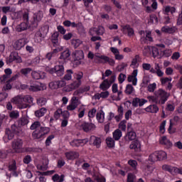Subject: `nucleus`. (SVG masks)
<instances>
[{"mask_svg":"<svg viewBox=\"0 0 182 182\" xmlns=\"http://www.w3.org/2000/svg\"><path fill=\"white\" fill-rule=\"evenodd\" d=\"M50 132L49 127L41 128V129H36L32 133V137L33 140H38V139H42L43 136L48 134Z\"/></svg>","mask_w":182,"mask_h":182,"instance_id":"obj_5","label":"nucleus"},{"mask_svg":"<svg viewBox=\"0 0 182 182\" xmlns=\"http://www.w3.org/2000/svg\"><path fill=\"white\" fill-rule=\"evenodd\" d=\"M168 12H171V15H173V14H176L175 7H171L170 6H166L165 9H164V14L165 15H168Z\"/></svg>","mask_w":182,"mask_h":182,"instance_id":"obj_38","label":"nucleus"},{"mask_svg":"<svg viewBox=\"0 0 182 182\" xmlns=\"http://www.w3.org/2000/svg\"><path fill=\"white\" fill-rule=\"evenodd\" d=\"M9 171H16V161L13 159L9 164Z\"/></svg>","mask_w":182,"mask_h":182,"instance_id":"obj_44","label":"nucleus"},{"mask_svg":"<svg viewBox=\"0 0 182 182\" xmlns=\"http://www.w3.org/2000/svg\"><path fill=\"white\" fill-rule=\"evenodd\" d=\"M65 156L68 160H75V159H78L79 154L77 151H69L65 152Z\"/></svg>","mask_w":182,"mask_h":182,"instance_id":"obj_19","label":"nucleus"},{"mask_svg":"<svg viewBox=\"0 0 182 182\" xmlns=\"http://www.w3.org/2000/svg\"><path fill=\"white\" fill-rule=\"evenodd\" d=\"M96 117L99 123H103L105 122V112L102 109L100 110V112H97Z\"/></svg>","mask_w":182,"mask_h":182,"instance_id":"obj_28","label":"nucleus"},{"mask_svg":"<svg viewBox=\"0 0 182 182\" xmlns=\"http://www.w3.org/2000/svg\"><path fill=\"white\" fill-rule=\"evenodd\" d=\"M140 141L136 139L132 142V144L129 145V148L132 150H135L136 151H137V150L140 149Z\"/></svg>","mask_w":182,"mask_h":182,"instance_id":"obj_27","label":"nucleus"},{"mask_svg":"<svg viewBox=\"0 0 182 182\" xmlns=\"http://www.w3.org/2000/svg\"><path fill=\"white\" fill-rule=\"evenodd\" d=\"M26 45V40L25 38H21L17 40L14 44V48L16 50H21V48H23Z\"/></svg>","mask_w":182,"mask_h":182,"instance_id":"obj_13","label":"nucleus"},{"mask_svg":"<svg viewBox=\"0 0 182 182\" xmlns=\"http://www.w3.org/2000/svg\"><path fill=\"white\" fill-rule=\"evenodd\" d=\"M47 72H48L50 75H53V76H58V77H60V76H63V75H65V67L63 65L60 64L55 65L53 68L47 70Z\"/></svg>","mask_w":182,"mask_h":182,"instance_id":"obj_2","label":"nucleus"},{"mask_svg":"<svg viewBox=\"0 0 182 182\" xmlns=\"http://www.w3.org/2000/svg\"><path fill=\"white\" fill-rule=\"evenodd\" d=\"M156 97L159 99V105H164L166 100H168V97H170V93L166 92V90L163 89H159L154 92Z\"/></svg>","mask_w":182,"mask_h":182,"instance_id":"obj_1","label":"nucleus"},{"mask_svg":"<svg viewBox=\"0 0 182 182\" xmlns=\"http://www.w3.org/2000/svg\"><path fill=\"white\" fill-rule=\"evenodd\" d=\"M70 146L72 147H80L81 144L80 139H73L71 142H70Z\"/></svg>","mask_w":182,"mask_h":182,"instance_id":"obj_51","label":"nucleus"},{"mask_svg":"<svg viewBox=\"0 0 182 182\" xmlns=\"http://www.w3.org/2000/svg\"><path fill=\"white\" fill-rule=\"evenodd\" d=\"M89 33L91 36H93V35H97L98 36H100L105 33V28L102 26H99L97 28L94 27L90 29Z\"/></svg>","mask_w":182,"mask_h":182,"instance_id":"obj_10","label":"nucleus"},{"mask_svg":"<svg viewBox=\"0 0 182 182\" xmlns=\"http://www.w3.org/2000/svg\"><path fill=\"white\" fill-rule=\"evenodd\" d=\"M151 52L154 58L159 56V48L156 47H151Z\"/></svg>","mask_w":182,"mask_h":182,"instance_id":"obj_62","label":"nucleus"},{"mask_svg":"<svg viewBox=\"0 0 182 182\" xmlns=\"http://www.w3.org/2000/svg\"><path fill=\"white\" fill-rule=\"evenodd\" d=\"M144 173L146 174V176L151 174V173H153V167H151L150 165H146L144 168Z\"/></svg>","mask_w":182,"mask_h":182,"instance_id":"obj_58","label":"nucleus"},{"mask_svg":"<svg viewBox=\"0 0 182 182\" xmlns=\"http://www.w3.org/2000/svg\"><path fill=\"white\" fill-rule=\"evenodd\" d=\"M81 128L82 129L83 132H85V133H89V132H92V130H95L96 129V125L92 122H84L81 124Z\"/></svg>","mask_w":182,"mask_h":182,"instance_id":"obj_11","label":"nucleus"},{"mask_svg":"<svg viewBox=\"0 0 182 182\" xmlns=\"http://www.w3.org/2000/svg\"><path fill=\"white\" fill-rule=\"evenodd\" d=\"M48 33H49V25L44 24L40 29V38H43L45 39L46 36H48Z\"/></svg>","mask_w":182,"mask_h":182,"instance_id":"obj_15","label":"nucleus"},{"mask_svg":"<svg viewBox=\"0 0 182 182\" xmlns=\"http://www.w3.org/2000/svg\"><path fill=\"white\" fill-rule=\"evenodd\" d=\"M46 73L41 71H33L31 73V77L35 80H39V79H45Z\"/></svg>","mask_w":182,"mask_h":182,"instance_id":"obj_14","label":"nucleus"},{"mask_svg":"<svg viewBox=\"0 0 182 182\" xmlns=\"http://www.w3.org/2000/svg\"><path fill=\"white\" fill-rule=\"evenodd\" d=\"M108 80H104L102 82L100 85V89L101 90H103L104 92H106L107 89H109V86L107 85Z\"/></svg>","mask_w":182,"mask_h":182,"instance_id":"obj_41","label":"nucleus"},{"mask_svg":"<svg viewBox=\"0 0 182 182\" xmlns=\"http://www.w3.org/2000/svg\"><path fill=\"white\" fill-rule=\"evenodd\" d=\"M134 178H136V176L133 173H128L127 175V182H134Z\"/></svg>","mask_w":182,"mask_h":182,"instance_id":"obj_64","label":"nucleus"},{"mask_svg":"<svg viewBox=\"0 0 182 182\" xmlns=\"http://www.w3.org/2000/svg\"><path fill=\"white\" fill-rule=\"evenodd\" d=\"M160 143L161 144H164V146H166L168 149H170V147L173 146V143H171V141L167 139V136H162Z\"/></svg>","mask_w":182,"mask_h":182,"instance_id":"obj_24","label":"nucleus"},{"mask_svg":"<svg viewBox=\"0 0 182 182\" xmlns=\"http://www.w3.org/2000/svg\"><path fill=\"white\" fill-rule=\"evenodd\" d=\"M133 92H134V87H133V85H132L131 84L127 85L124 93H126L128 95H132V93H133Z\"/></svg>","mask_w":182,"mask_h":182,"instance_id":"obj_39","label":"nucleus"},{"mask_svg":"<svg viewBox=\"0 0 182 182\" xmlns=\"http://www.w3.org/2000/svg\"><path fill=\"white\" fill-rule=\"evenodd\" d=\"M90 143H92L94 146H96V147L99 149V147H100V144H102V139L96 136H91Z\"/></svg>","mask_w":182,"mask_h":182,"instance_id":"obj_18","label":"nucleus"},{"mask_svg":"<svg viewBox=\"0 0 182 182\" xmlns=\"http://www.w3.org/2000/svg\"><path fill=\"white\" fill-rule=\"evenodd\" d=\"M161 31L164 32V33H174L176 32V30L173 27H168V26H163L161 28Z\"/></svg>","mask_w":182,"mask_h":182,"instance_id":"obj_37","label":"nucleus"},{"mask_svg":"<svg viewBox=\"0 0 182 182\" xmlns=\"http://www.w3.org/2000/svg\"><path fill=\"white\" fill-rule=\"evenodd\" d=\"M9 117H11V119H18V117H19V112L11 111L9 113Z\"/></svg>","mask_w":182,"mask_h":182,"instance_id":"obj_56","label":"nucleus"},{"mask_svg":"<svg viewBox=\"0 0 182 182\" xmlns=\"http://www.w3.org/2000/svg\"><path fill=\"white\" fill-rule=\"evenodd\" d=\"M145 110L149 113H157V112H159V107L157 105H151L148 106Z\"/></svg>","mask_w":182,"mask_h":182,"instance_id":"obj_21","label":"nucleus"},{"mask_svg":"<svg viewBox=\"0 0 182 182\" xmlns=\"http://www.w3.org/2000/svg\"><path fill=\"white\" fill-rule=\"evenodd\" d=\"M137 73H138V70H134L131 75V76L134 78L133 82V86H136L137 85Z\"/></svg>","mask_w":182,"mask_h":182,"instance_id":"obj_50","label":"nucleus"},{"mask_svg":"<svg viewBox=\"0 0 182 182\" xmlns=\"http://www.w3.org/2000/svg\"><path fill=\"white\" fill-rule=\"evenodd\" d=\"M171 79H172L171 77L161 78V83L162 86H164L165 83H168L169 82H171Z\"/></svg>","mask_w":182,"mask_h":182,"instance_id":"obj_63","label":"nucleus"},{"mask_svg":"<svg viewBox=\"0 0 182 182\" xmlns=\"http://www.w3.org/2000/svg\"><path fill=\"white\" fill-rule=\"evenodd\" d=\"M60 114H62V109H58L55 112L53 117L55 119V120H59V118L60 117Z\"/></svg>","mask_w":182,"mask_h":182,"instance_id":"obj_57","label":"nucleus"},{"mask_svg":"<svg viewBox=\"0 0 182 182\" xmlns=\"http://www.w3.org/2000/svg\"><path fill=\"white\" fill-rule=\"evenodd\" d=\"M12 103H14V105H18V106L23 102V97L22 96H17L14 97L11 99Z\"/></svg>","mask_w":182,"mask_h":182,"instance_id":"obj_33","label":"nucleus"},{"mask_svg":"<svg viewBox=\"0 0 182 182\" xmlns=\"http://www.w3.org/2000/svg\"><path fill=\"white\" fill-rule=\"evenodd\" d=\"M72 57L74 59L73 63L77 66L82 65V59L85 58V53L82 50H77L72 53Z\"/></svg>","mask_w":182,"mask_h":182,"instance_id":"obj_4","label":"nucleus"},{"mask_svg":"<svg viewBox=\"0 0 182 182\" xmlns=\"http://www.w3.org/2000/svg\"><path fill=\"white\" fill-rule=\"evenodd\" d=\"M120 137H122V131L120 129H116L113 132V139L114 140H120Z\"/></svg>","mask_w":182,"mask_h":182,"instance_id":"obj_42","label":"nucleus"},{"mask_svg":"<svg viewBox=\"0 0 182 182\" xmlns=\"http://www.w3.org/2000/svg\"><path fill=\"white\" fill-rule=\"evenodd\" d=\"M4 75L0 77V83H5V82L11 77V75H12V69L6 68L4 70Z\"/></svg>","mask_w":182,"mask_h":182,"instance_id":"obj_12","label":"nucleus"},{"mask_svg":"<svg viewBox=\"0 0 182 182\" xmlns=\"http://www.w3.org/2000/svg\"><path fill=\"white\" fill-rule=\"evenodd\" d=\"M38 26H39V22L32 18L28 25V29H30V31H35V29L38 28Z\"/></svg>","mask_w":182,"mask_h":182,"instance_id":"obj_23","label":"nucleus"},{"mask_svg":"<svg viewBox=\"0 0 182 182\" xmlns=\"http://www.w3.org/2000/svg\"><path fill=\"white\" fill-rule=\"evenodd\" d=\"M52 180L54 182H63L65 181V175L62 174L60 176L59 174L55 173L52 176Z\"/></svg>","mask_w":182,"mask_h":182,"instance_id":"obj_29","label":"nucleus"},{"mask_svg":"<svg viewBox=\"0 0 182 182\" xmlns=\"http://www.w3.org/2000/svg\"><path fill=\"white\" fill-rule=\"evenodd\" d=\"M9 63L12 62H16V63H22V58L19 56V54L16 51H13L11 53L9 59Z\"/></svg>","mask_w":182,"mask_h":182,"instance_id":"obj_9","label":"nucleus"},{"mask_svg":"<svg viewBox=\"0 0 182 182\" xmlns=\"http://www.w3.org/2000/svg\"><path fill=\"white\" fill-rule=\"evenodd\" d=\"M65 164H66L65 159H63V158H60L57 162V167L58 168H62Z\"/></svg>","mask_w":182,"mask_h":182,"instance_id":"obj_54","label":"nucleus"},{"mask_svg":"<svg viewBox=\"0 0 182 182\" xmlns=\"http://www.w3.org/2000/svg\"><path fill=\"white\" fill-rule=\"evenodd\" d=\"M89 90H90V87H80L74 92L73 95L79 96V95H82V93H85V92H89Z\"/></svg>","mask_w":182,"mask_h":182,"instance_id":"obj_22","label":"nucleus"},{"mask_svg":"<svg viewBox=\"0 0 182 182\" xmlns=\"http://www.w3.org/2000/svg\"><path fill=\"white\" fill-rule=\"evenodd\" d=\"M71 105L73 106H75V107H77L79 106V99L76 97H73L71 99Z\"/></svg>","mask_w":182,"mask_h":182,"instance_id":"obj_60","label":"nucleus"},{"mask_svg":"<svg viewBox=\"0 0 182 182\" xmlns=\"http://www.w3.org/2000/svg\"><path fill=\"white\" fill-rule=\"evenodd\" d=\"M42 128H45V127L41 126V122L39 121L34 122L30 127L31 130H41Z\"/></svg>","mask_w":182,"mask_h":182,"instance_id":"obj_30","label":"nucleus"},{"mask_svg":"<svg viewBox=\"0 0 182 182\" xmlns=\"http://www.w3.org/2000/svg\"><path fill=\"white\" fill-rule=\"evenodd\" d=\"M46 112H48V109H46V107H42L35 111L34 114L36 117L40 119V117H43V116H45V114H46Z\"/></svg>","mask_w":182,"mask_h":182,"instance_id":"obj_20","label":"nucleus"},{"mask_svg":"<svg viewBox=\"0 0 182 182\" xmlns=\"http://www.w3.org/2000/svg\"><path fill=\"white\" fill-rule=\"evenodd\" d=\"M75 77L78 82H74L71 84H70L67 87H66V92H72V90H75V89H77L79 86L82 85V81L80 80L82 77H83V73L80 72L78 73H75Z\"/></svg>","mask_w":182,"mask_h":182,"instance_id":"obj_3","label":"nucleus"},{"mask_svg":"<svg viewBox=\"0 0 182 182\" xmlns=\"http://www.w3.org/2000/svg\"><path fill=\"white\" fill-rule=\"evenodd\" d=\"M72 75H73V70H67L66 73L63 77L64 80H72Z\"/></svg>","mask_w":182,"mask_h":182,"instance_id":"obj_43","label":"nucleus"},{"mask_svg":"<svg viewBox=\"0 0 182 182\" xmlns=\"http://www.w3.org/2000/svg\"><path fill=\"white\" fill-rule=\"evenodd\" d=\"M96 114V108H92L91 110L88 112V117L90 119H93Z\"/></svg>","mask_w":182,"mask_h":182,"instance_id":"obj_61","label":"nucleus"},{"mask_svg":"<svg viewBox=\"0 0 182 182\" xmlns=\"http://www.w3.org/2000/svg\"><path fill=\"white\" fill-rule=\"evenodd\" d=\"M41 90H43V84L41 82L35 81L30 85V92H41Z\"/></svg>","mask_w":182,"mask_h":182,"instance_id":"obj_8","label":"nucleus"},{"mask_svg":"<svg viewBox=\"0 0 182 182\" xmlns=\"http://www.w3.org/2000/svg\"><path fill=\"white\" fill-rule=\"evenodd\" d=\"M106 143L108 147H114V139L112 137H107L106 139Z\"/></svg>","mask_w":182,"mask_h":182,"instance_id":"obj_48","label":"nucleus"},{"mask_svg":"<svg viewBox=\"0 0 182 182\" xmlns=\"http://www.w3.org/2000/svg\"><path fill=\"white\" fill-rule=\"evenodd\" d=\"M5 134L6 136H7L9 140H12L14 139V137H15V134L9 128L6 129Z\"/></svg>","mask_w":182,"mask_h":182,"instance_id":"obj_40","label":"nucleus"},{"mask_svg":"<svg viewBox=\"0 0 182 182\" xmlns=\"http://www.w3.org/2000/svg\"><path fill=\"white\" fill-rule=\"evenodd\" d=\"M43 18V13L42 11H39L37 13H35L33 16V19L34 21H36L37 22H41Z\"/></svg>","mask_w":182,"mask_h":182,"instance_id":"obj_31","label":"nucleus"},{"mask_svg":"<svg viewBox=\"0 0 182 182\" xmlns=\"http://www.w3.org/2000/svg\"><path fill=\"white\" fill-rule=\"evenodd\" d=\"M100 59H102V60H105V62H108L110 66H114L115 62L114 60H113V58H110L106 55H101Z\"/></svg>","mask_w":182,"mask_h":182,"instance_id":"obj_34","label":"nucleus"},{"mask_svg":"<svg viewBox=\"0 0 182 182\" xmlns=\"http://www.w3.org/2000/svg\"><path fill=\"white\" fill-rule=\"evenodd\" d=\"M29 23L23 22L20 23L18 26H17V31L18 32H22L23 31H26L28 28H29Z\"/></svg>","mask_w":182,"mask_h":182,"instance_id":"obj_25","label":"nucleus"},{"mask_svg":"<svg viewBox=\"0 0 182 182\" xmlns=\"http://www.w3.org/2000/svg\"><path fill=\"white\" fill-rule=\"evenodd\" d=\"M11 147L16 153H22L23 151L22 148L23 147V141L20 139H15L11 144Z\"/></svg>","mask_w":182,"mask_h":182,"instance_id":"obj_6","label":"nucleus"},{"mask_svg":"<svg viewBox=\"0 0 182 182\" xmlns=\"http://www.w3.org/2000/svg\"><path fill=\"white\" fill-rule=\"evenodd\" d=\"M20 127H16V124H14L11 126V131L15 134H18L21 132V129L19 128Z\"/></svg>","mask_w":182,"mask_h":182,"instance_id":"obj_53","label":"nucleus"},{"mask_svg":"<svg viewBox=\"0 0 182 182\" xmlns=\"http://www.w3.org/2000/svg\"><path fill=\"white\" fill-rule=\"evenodd\" d=\"M50 41L54 48H58V46H59V32H54L51 36Z\"/></svg>","mask_w":182,"mask_h":182,"instance_id":"obj_16","label":"nucleus"},{"mask_svg":"<svg viewBox=\"0 0 182 182\" xmlns=\"http://www.w3.org/2000/svg\"><path fill=\"white\" fill-rule=\"evenodd\" d=\"M147 99L149 100V102L155 103V105H159V98L156 96H148Z\"/></svg>","mask_w":182,"mask_h":182,"instance_id":"obj_52","label":"nucleus"},{"mask_svg":"<svg viewBox=\"0 0 182 182\" xmlns=\"http://www.w3.org/2000/svg\"><path fill=\"white\" fill-rule=\"evenodd\" d=\"M4 83V82H1ZM5 85L4 86L3 89L6 91V90H11L12 89V86L14 85V82L12 81L9 80V79L5 81Z\"/></svg>","mask_w":182,"mask_h":182,"instance_id":"obj_36","label":"nucleus"},{"mask_svg":"<svg viewBox=\"0 0 182 182\" xmlns=\"http://www.w3.org/2000/svg\"><path fill=\"white\" fill-rule=\"evenodd\" d=\"M126 123H127V121L124 119V120L121 121L119 124V129L122 130V132L126 131Z\"/></svg>","mask_w":182,"mask_h":182,"instance_id":"obj_59","label":"nucleus"},{"mask_svg":"<svg viewBox=\"0 0 182 182\" xmlns=\"http://www.w3.org/2000/svg\"><path fill=\"white\" fill-rule=\"evenodd\" d=\"M31 72H32V68H23L20 70V73H21V75H23V76L26 77H27Z\"/></svg>","mask_w":182,"mask_h":182,"instance_id":"obj_49","label":"nucleus"},{"mask_svg":"<svg viewBox=\"0 0 182 182\" xmlns=\"http://www.w3.org/2000/svg\"><path fill=\"white\" fill-rule=\"evenodd\" d=\"M149 161H151V163H156V161H159L157 151H155L149 155Z\"/></svg>","mask_w":182,"mask_h":182,"instance_id":"obj_35","label":"nucleus"},{"mask_svg":"<svg viewBox=\"0 0 182 182\" xmlns=\"http://www.w3.org/2000/svg\"><path fill=\"white\" fill-rule=\"evenodd\" d=\"M23 100L24 103H28L29 105L33 103V97H32L31 95H26L23 97Z\"/></svg>","mask_w":182,"mask_h":182,"instance_id":"obj_47","label":"nucleus"},{"mask_svg":"<svg viewBox=\"0 0 182 182\" xmlns=\"http://www.w3.org/2000/svg\"><path fill=\"white\" fill-rule=\"evenodd\" d=\"M121 31L122 32H124V31H127L128 36H132V35H134V30H133V28L130 26V25L124 26Z\"/></svg>","mask_w":182,"mask_h":182,"instance_id":"obj_26","label":"nucleus"},{"mask_svg":"<svg viewBox=\"0 0 182 182\" xmlns=\"http://www.w3.org/2000/svg\"><path fill=\"white\" fill-rule=\"evenodd\" d=\"M71 44L73 46L75 49H77L82 45V41L80 39H73Z\"/></svg>","mask_w":182,"mask_h":182,"instance_id":"obj_46","label":"nucleus"},{"mask_svg":"<svg viewBox=\"0 0 182 182\" xmlns=\"http://www.w3.org/2000/svg\"><path fill=\"white\" fill-rule=\"evenodd\" d=\"M137 136V135L136 134V132H133V131H129L127 134V137H128L129 140H135L136 137ZM127 137H125V139H127Z\"/></svg>","mask_w":182,"mask_h":182,"instance_id":"obj_45","label":"nucleus"},{"mask_svg":"<svg viewBox=\"0 0 182 182\" xmlns=\"http://www.w3.org/2000/svg\"><path fill=\"white\" fill-rule=\"evenodd\" d=\"M46 98L41 97L37 99V104L38 106H45L46 105Z\"/></svg>","mask_w":182,"mask_h":182,"instance_id":"obj_55","label":"nucleus"},{"mask_svg":"<svg viewBox=\"0 0 182 182\" xmlns=\"http://www.w3.org/2000/svg\"><path fill=\"white\" fill-rule=\"evenodd\" d=\"M17 123L18 127H23V126H28V124H29V119H28V117L26 116H22L18 119Z\"/></svg>","mask_w":182,"mask_h":182,"instance_id":"obj_17","label":"nucleus"},{"mask_svg":"<svg viewBox=\"0 0 182 182\" xmlns=\"http://www.w3.org/2000/svg\"><path fill=\"white\" fill-rule=\"evenodd\" d=\"M70 50L68 48L65 50L63 51L59 57V63H61V65H63V63H66V60H68L69 58H70Z\"/></svg>","mask_w":182,"mask_h":182,"instance_id":"obj_7","label":"nucleus"},{"mask_svg":"<svg viewBox=\"0 0 182 182\" xmlns=\"http://www.w3.org/2000/svg\"><path fill=\"white\" fill-rule=\"evenodd\" d=\"M156 154L158 155V160L159 161L167 159V154L166 152L163 151H156Z\"/></svg>","mask_w":182,"mask_h":182,"instance_id":"obj_32","label":"nucleus"}]
</instances>
